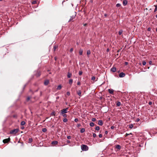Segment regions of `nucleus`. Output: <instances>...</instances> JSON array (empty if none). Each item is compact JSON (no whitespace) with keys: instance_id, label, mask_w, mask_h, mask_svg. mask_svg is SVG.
I'll return each mask as SVG.
<instances>
[{"instance_id":"obj_1","label":"nucleus","mask_w":157,"mask_h":157,"mask_svg":"<svg viewBox=\"0 0 157 157\" xmlns=\"http://www.w3.org/2000/svg\"><path fill=\"white\" fill-rule=\"evenodd\" d=\"M88 148V147L86 145L83 144L81 146L82 150L83 151H87Z\"/></svg>"},{"instance_id":"obj_2","label":"nucleus","mask_w":157,"mask_h":157,"mask_svg":"<svg viewBox=\"0 0 157 157\" xmlns=\"http://www.w3.org/2000/svg\"><path fill=\"white\" fill-rule=\"evenodd\" d=\"M68 108H67L65 109H63L62 110H61V112L60 113V115H63L64 114H65L67 112V110H68Z\"/></svg>"},{"instance_id":"obj_3","label":"nucleus","mask_w":157,"mask_h":157,"mask_svg":"<svg viewBox=\"0 0 157 157\" xmlns=\"http://www.w3.org/2000/svg\"><path fill=\"white\" fill-rule=\"evenodd\" d=\"M18 129H15L11 130L10 132V133L11 134H15L18 132Z\"/></svg>"},{"instance_id":"obj_4","label":"nucleus","mask_w":157,"mask_h":157,"mask_svg":"<svg viewBox=\"0 0 157 157\" xmlns=\"http://www.w3.org/2000/svg\"><path fill=\"white\" fill-rule=\"evenodd\" d=\"M76 16V14H75V15H73L72 16H71L70 19L68 21V22L74 21L75 19Z\"/></svg>"},{"instance_id":"obj_5","label":"nucleus","mask_w":157,"mask_h":157,"mask_svg":"<svg viewBox=\"0 0 157 157\" xmlns=\"http://www.w3.org/2000/svg\"><path fill=\"white\" fill-rule=\"evenodd\" d=\"M10 140V138H9L8 139H4L3 140V142L4 143H8V142H9Z\"/></svg>"},{"instance_id":"obj_6","label":"nucleus","mask_w":157,"mask_h":157,"mask_svg":"<svg viewBox=\"0 0 157 157\" xmlns=\"http://www.w3.org/2000/svg\"><path fill=\"white\" fill-rule=\"evenodd\" d=\"M125 76V74L123 72H121L119 75V77L121 78L124 77Z\"/></svg>"},{"instance_id":"obj_7","label":"nucleus","mask_w":157,"mask_h":157,"mask_svg":"<svg viewBox=\"0 0 157 157\" xmlns=\"http://www.w3.org/2000/svg\"><path fill=\"white\" fill-rule=\"evenodd\" d=\"M35 75L36 77H39L41 75V73L40 71H36V73L35 74Z\"/></svg>"},{"instance_id":"obj_8","label":"nucleus","mask_w":157,"mask_h":157,"mask_svg":"<svg viewBox=\"0 0 157 157\" xmlns=\"http://www.w3.org/2000/svg\"><path fill=\"white\" fill-rule=\"evenodd\" d=\"M108 91L109 93L111 94H113V93L114 90L113 89H109Z\"/></svg>"},{"instance_id":"obj_9","label":"nucleus","mask_w":157,"mask_h":157,"mask_svg":"<svg viewBox=\"0 0 157 157\" xmlns=\"http://www.w3.org/2000/svg\"><path fill=\"white\" fill-rule=\"evenodd\" d=\"M111 71L113 72H114L116 71V68L115 67H113L111 69Z\"/></svg>"},{"instance_id":"obj_10","label":"nucleus","mask_w":157,"mask_h":157,"mask_svg":"<svg viewBox=\"0 0 157 157\" xmlns=\"http://www.w3.org/2000/svg\"><path fill=\"white\" fill-rule=\"evenodd\" d=\"M77 94L80 96L81 97V92L80 90H78L77 91Z\"/></svg>"},{"instance_id":"obj_11","label":"nucleus","mask_w":157,"mask_h":157,"mask_svg":"<svg viewBox=\"0 0 157 157\" xmlns=\"http://www.w3.org/2000/svg\"><path fill=\"white\" fill-rule=\"evenodd\" d=\"M127 1L126 0H124L123 2V4L124 6H126L127 4Z\"/></svg>"},{"instance_id":"obj_12","label":"nucleus","mask_w":157,"mask_h":157,"mask_svg":"<svg viewBox=\"0 0 157 157\" xmlns=\"http://www.w3.org/2000/svg\"><path fill=\"white\" fill-rule=\"evenodd\" d=\"M49 80H46L45 81L44 83L45 85L46 86L49 83Z\"/></svg>"},{"instance_id":"obj_13","label":"nucleus","mask_w":157,"mask_h":157,"mask_svg":"<svg viewBox=\"0 0 157 157\" xmlns=\"http://www.w3.org/2000/svg\"><path fill=\"white\" fill-rule=\"evenodd\" d=\"M98 124L100 125H103V122L101 120H99L98 122Z\"/></svg>"},{"instance_id":"obj_14","label":"nucleus","mask_w":157,"mask_h":157,"mask_svg":"<svg viewBox=\"0 0 157 157\" xmlns=\"http://www.w3.org/2000/svg\"><path fill=\"white\" fill-rule=\"evenodd\" d=\"M83 50L82 49H80L79 51V54L80 55H82V54Z\"/></svg>"},{"instance_id":"obj_15","label":"nucleus","mask_w":157,"mask_h":157,"mask_svg":"<svg viewBox=\"0 0 157 157\" xmlns=\"http://www.w3.org/2000/svg\"><path fill=\"white\" fill-rule=\"evenodd\" d=\"M58 143V142L57 141H53L52 142V144H56Z\"/></svg>"},{"instance_id":"obj_16","label":"nucleus","mask_w":157,"mask_h":157,"mask_svg":"<svg viewBox=\"0 0 157 157\" xmlns=\"http://www.w3.org/2000/svg\"><path fill=\"white\" fill-rule=\"evenodd\" d=\"M71 76V74L69 72L68 73L67 77L68 78H70Z\"/></svg>"},{"instance_id":"obj_17","label":"nucleus","mask_w":157,"mask_h":157,"mask_svg":"<svg viewBox=\"0 0 157 157\" xmlns=\"http://www.w3.org/2000/svg\"><path fill=\"white\" fill-rule=\"evenodd\" d=\"M116 148L119 150H120L121 148V147L120 145H117L116 146Z\"/></svg>"},{"instance_id":"obj_18","label":"nucleus","mask_w":157,"mask_h":157,"mask_svg":"<svg viewBox=\"0 0 157 157\" xmlns=\"http://www.w3.org/2000/svg\"><path fill=\"white\" fill-rule=\"evenodd\" d=\"M73 80L72 79H70L69 80V84L71 85L72 84Z\"/></svg>"},{"instance_id":"obj_19","label":"nucleus","mask_w":157,"mask_h":157,"mask_svg":"<svg viewBox=\"0 0 157 157\" xmlns=\"http://www.w3.org/2000/svg\"><path fill=\"white\" fill-rule=\"evenodd\" d=\"M57 46L56 45H54L53 47V51H56V49L57 48Z\"/></svg>"},{"instance_id":"obj_20","label":"nucleus","mask_w":157,"mask_h":157,"mask_svg":"<svg viewBox=\"0 0 157 157\" xmlns=\"http://www.w3.org/2000/svg\"><path fill=\"white\" fill-rule=\"evenodd\" d=\"M129 128H132L133 127V125L132 124H131L129 125H128Z\"/></svg>"},{"instance_id":"obj_21","label":"nucleus","mask_w":157,"mask_h":157,"mask_svg":"<svg viewBox=\"0 0 157 157\" xmlns=\"http://www.w3.org/2000/svg\"><path fill=\"white\" fill-rule=\"evenodd\" d=\"M25 121H22L21 122V125H24L25 124Z\"/></svg>"},{"instance_id":"obj_22","label":"nucleus","mask_w":157,"mask_h":157,"mask_svg":"<svg viewBox=\"0 0 157 157\" xmlns=\"http://www.w3.org/2000/svg\"><path fill=\"white\" fill-rule=\"evenodd\" d=\"M85 131V129L84 128H82L80 130V132L81 133H83Z\"/></svg>"},{"instance_id":"obj_23","label":"nucleus","mask_w":157,"mask_h":157,"mask_svg":"<svg viewBox=\"0 0 157 157\" xmlns=\"http://www.w3.org/2000/svg\"><path fill=\"white\" fill-rule=\"evenodd\" d=\"M90 126L93 127L94 126V123L91 122L90 123Z\"/></svg>"},{"instance_id":"obj_24","label":"nucleus","mask_w":157,"mask_h":157,"mask_svg":"<svg viewBox=\"0 0 157 157\" xmlns=\"http://www.w3.org/2000/svg\"><path fill=\"white\" fill-rule=\"evenodd\" d=\"M47 131V129L45 128H43L42 129V131L43 132H45Z\"/></svg>"},{"instance_id":"obj_25","label":"nucleus","mask_w":157,"mask_h":157,"mask_svg":"<svg viewBox=\"0 0 157 157\" xmlns=\"http://www.w3.org/2000/svg\"><path fill=\"white\" fill-rule=\"evenodd\" d=\"M62 86L61 85H59L58 86L57 89V90H60Z\"/></svg>"},{"instance_id":"obj_26","label":"nucleus","mask_w":157,"mask_h":157,"mask_svg":"<svg viewBox=\"0 0 157 157\" xmlns=\"http://www.w3.org/2000/svg\"><path fill=\"white\" fill-rule=\"evenodd\" d=\"M33 141L32 139V138H29V143H31Z\"/></svg>"},{"instance_id":"obj_27","label":"nucleus","mask_w":157,"mask_h":157,"mask_svg":"<svg viewBox=\"0 0 157 157\" xmlns=\"http://www.w3.org/2000/svg\"><path fill=\"white\" fill-rule=\"evenodd\" d=\"M121 105V103L120 102H118L117 103V105L118 106H119Z\"/></svg>"},{"instance_id":"obj_28","label":"nucleus","mask_w":157,"mask_h":157,"mask_svg":"<svg viewBox=\"0 0 157 157\" xmlns=\"http://www.w3.org/2000/svg\"><path fill=\"white\" fill-rule=\"evenodd\" d=\"M122 32L123 31L122 30H120L118 33L119 35H121L122 34Z\"/></svg>"},{"instance_id":"obj_29","label":"nucleus","mask_w":157,"mask_h":157,"mask_svg":"<svg viewBox=\"0 0 157 157\" xmlns=\"http://www.w3.org/2000/svg\"><path fill=\"white\" fill-rule=\"evenodd\" d=\"M63 121L64 122H66L67 121V119L66 118H65L63 119Z\"/></svg>"},{"instance_id":"obj_30","label":"nucleus","mask_w":157,"mask_h":157,"mask_svg":"<svg viewBox=\"0 0 157 157\" xmlns=\"http://www.w3.org/2000/svg\"><path fill=\"white\" fill-rule=\"evenodd\" d=\"M100 129V127L99 126H97L95 127V129L97 131H98Z\"/></svg>"},{"instance_id":"obj_31","label":"nucleus","mask_w":157,"mask_h":157,"mask_svg":"<svg viewBox=\"0 0 157 157\" xmlns=\"http://www.w3.org/2000/svg\"><path fill=\"white\" fill-rule=\"evenodd\" d=\"M90 50H88L87 51V55H90Z\"/></svg>"},{"instance_id":"obj_32","label":"nucleus","mask_w":157,"mask_h":157,"mask_svg":"<svg viewBox=\"0 0 157 157\" xmlns=\"http://www.w3.org/2000/svg\"><path fill=\"white\" fill-rule=\"evenodd\" d=\"M155 9L154 10V12H155L157 10V4L155 6Z\"/></svg>"},{"instance_id":"obj_33","label":"nucleus","mask_w":157,"mask_h":157,"mask_svg":"<svg viewBox=\"0 0 157 157\" xmlns=\"http://www.w3.org/2000/svg\"><path fill=\"white\" fill-rule=\"evenodd\" d=\"M146 63L145 61H143L142 62V64L143 65H146Z\"/></svg>"},{"instance_id":"obj_34","label":"nucleus","mask_w":157,"mask_h":157,"mask_svg":"<svg viewBox=\"0 0 157 157\" xmlns=\"http://www.w3.org/2000/svg\"><path fill=\"white\" fill-rule=\"evenodd\" d=\"M51 115L52 116H55V112H53L51 113Z\"/></svg>"},{"instance_id":"obj_35","label":"nucleus","mask_w":157,"mask_h":157,"mask_svg":"<svg viewBox=\"0 0 157 157\" xmlns=\"http://www.w3.org/2000/svg\"><path fill=\"white\" fill-rule=\"evenodd\" d=\"M132 134V133H129V134H128V133H126L125 135V136H127L128 135H131Z\"/></svg>"},{"instance_id":"obj_36","label":"nucleus","mask_w":157,"mask_h":157,"mask_svg":"<svg viewBox=\"0 0 157 157\" xmlns=\"http://www.w3.org/2000/svg\"><path fill=\"white\" fill-rule=\"evenodd\" d=\"M95 77L94 76H93L91 78V80H92L94 81L95 80Z\"/></svg>"},{"instance_id":"obj_37","label":"nucleus","mask_w":157,"mask_h":157,"mask_svg":"<svg viewBox=\"0 0 157 157\" xmlns=\"http://www.w3.org/2000/svg\"><path fill=\"white\" fill-rule=\"evenodd\" d=\"M62 115L64 117H67V115L66 114H64Z\"/></svg>"},{"instance_id":"obj_38","label":"nucleus","mask_w":157,"mask_h":157,"mask_svg":"<svg viewBox=\"0 0 157 157\" xmlns=\"http://www.w3.org/2000/svg\"><path fill=\"white\" fill-rule=\"evenodd\" d=\"M82 71H79L78 73L79 75H82Z\"/></svg>"},{"instance_id":"obj_39","label":"nucleus","mask_w":157,"mask_h":157,"mask_svg":"<svg viewBox=\"0 0 157 157\" xmlns=\"http://www.w3.org/2000/svg\"><path fill=\"white\" fill-rule=\"evenodd\" d=\"M120 6L121 4L119 3L117 4L116 5V6L117 7H119Z\"/></svg>"},{"instance_id":"obj_40","label":"nucleus","mask_w":157,"mask_h":157,"mask_svg":"<svg viewBox=\"0 0 157 157\" xmlns=\"http://www.w3.org/2000/svg\"><path fill=\"white\" fill-rule=\"evenodd\" d=\"M96 119L95 118H93L92 119V121H96Z\"/></svg>"},{"instance_id":"obj_41","label":"nucleus","mask_w":157,"mask_h":157,"mask_svg":"<svg viewBox=\"0 0 157 157\" xmlns=\"http://www.w3.org/2000/svg\"><path fill=\"white\" fill-rule=\"evenodd\" d=\"M93 136L95 138L96 136V134L94 133L93 134Z\"/></svg>"},{"instance_id":"obj_42","label":"nucleus","mask_w":157,"mask_h":157,"mask_svg":"<svg viewBox=\"0 0 157 157\" xmlns=\"http://www.w3.org/2000/svg\"><path fill=\"white\" fill-rule=\"evenodd\" d=\"M74 121L75 122H77L78 121V119L77 118H75L74 120Z\"/></svg>"},{"instance_id":"obj_43","label":"nucleus","mask_w":157,"mask_h":157,"mask_svg":"<svg viewBox=\"0 0 157 157\" xmlns=\"http://www.w3.org/2000/svg\"><path fill=\"white\" fill-rule=\"evenodd\" d=\"M67 138L68 139H70L71 138V137L70 136H68L67 137Z\"/></svg>"},{"instance_id":"obj_44","label":"nucleus","mask_w":157,"mask_h":157,"mask_svg":"<svg viewBox=\"0 0 157 157\" xmlns=\"http://www.w3.org/2000/svg\"><path fill=\"white\" fill-rule=\"evenodd\" d=\"M36 1H33L32 2V3L33 4H35L36 3Z\"/></svg>"},{"instance_id":"obj_45","label":"nucleus","mask_w":157,"mask_h":157,"mask_svg":"<svg viewBox=\"0 0 157 157\" xmlns=\"http://www.w3.org/2000/svg\"><path fill=\"white\" fill-rule=\"evenodd\" d=\"M102 135L101 134H99V137L100 138H101L102 137Z\"/></svg>"},{"instance_id":"obj_46","label":"nucleus","mask_w":157,"mask_h":157,"mask_svg":"<svg viewBox=\"0 0 157 157\" xmlns=\"http://www.w3.org/2000/svg\"><path fill=\"white\" fill-rule=\"evenodd\" d=\"M70 93L69 92H67V94L68 95H70Z\"/></svg>"},{"instance_id":"obj_47","label":"nucleus","mask_w":157,"mask_h":157,"mask_svg":"<svg viewBox=\"0 0 157 157\" xmlns=\"http://www.w3.org/2000/svg\"><path fill=\"white\" fill-rule=\"evenodd\" d=\"M140 121V119L139 118H137L136 119V121L137 122L139 121Z\"/></svg>"},{"instance_id":"obj_48","label":"nucleus","mask_w":157,"mask_h":157,"mask_svg":"<svg viewBox=\"0 0 157 157\" xmlns=\"http://www.w3.org/2000/svg\"><path fill=\"white\" fill-rule=\"evenodd\" d=\"M115 127L114 126H112L111 127V128L112 129H113Z\"/></svg>"},{"instance_id":"obj_49","label":"nucleus","mask_w":157,"mask_h":157,"mask_svg":"<svg viewBox=\"0 0 157 157\" xmlns=\"http://www.w3.org/2000/svg\"><path fill=\"white\" fill-rule=\"evenodd\" d=\"M148 104L149 105H151L152 104V102L151 101H149L148 103Z\"/></svg>"},{"instance_id":"obj_50","label":"nucleus","mask_w":157,"mask_h":157,"mask_svg":"<svg viewBox=\"0 0 157 157\" xmlns=\"http://www.w3.org/2000/svg\"><path fill=\"white\" fill-rule=\"evenodd\" d=\"M73 48H71L70 49V52H72L73 51Z\"/></svg>"},{"instance_id":"obj_51","label":"nucleus","mask_w":157,"mask_h":157,"mask_svg":"<svg viewBox=\"0 0 157 157\" xmlns=\"http://www.w3.org/2000/svg\"><path fill=\"white\" fill-rule=\"evenodd\" d=\"M30 99V98L29 97H28L27 98V100L28 101Z\"/></svg>"},{"instance_id":"obj_52","label":"nucleus","mask_w":157,"mask_h":157,"mask_svg":"<svg viewBox=\"0 0 157 157\" xmlns=\"http://www.w3.org/2000/svg\"><path fill=\"white\" fill-rule=\"evenodd\" d=\"M147 30L149 31H151V28H148V29H147Z\"/></svg>"},{"instance_id":"obj_53","label":"nucleus","mask_w":157,"mask_h":157,"mask_svg":"<svg viewBox=\"0 0 157 157\" xmlns=\"http://www.w3.org/2000/svg\"><path fill=\"white\" fill-rule=\"evenodd\" d=\"M77 84L78 85H80V82H78Z\"/></svg>"},{"instance_id":"obj_54","label":"nucleus","mask_w":157,"mask_h":157,"mask_svg":"<svg viewBox=\"0 0 157 157\" xmlns=\"http://www.w3.org/2000/svg\"><path fill=\"white\" fill-rule=\"evenodd\" d=\"M152 63V62L151 61H150L149 62V64L150 65H151Z\"/></svg>"},{"instance_id":"obj_55","label":"nucleus","mask_w":157,"mask_h":157,"mask_svg":"<svg viewBox=\"0 0 157 157\" xmlns=\"http://www.w3.org/2000/svg\"><path fill=\"white\" fill-rule=\"evenodd\" d=\"M125 65H127L128 64V63L127 62H125Z\"/></svg>"},{"instance_id":"obj_56","label":"nucleus","mask_w":157,"mask_h":157,"mask_svg":"<svg viewBox=\"0 0 157 157\" xmlns=\"http://www.w3.org/2000/svg\"><path fill=\"white\" fill-rule=\"evenodd\" d=\"M67 142L68 143H71V142L70 140H67Z\"/></svg>"},{"instance_id":"obj_57","label":"nucleus","mask_w":157,"mask_h":157,"mask_svg":"<svg viewBox=\"0 0 157 157\" xmlns=\"http://www.w3.org/2000/svg\"><path fill=\"white\" fill-rule=\"evenodd\" d=\"M77 125H78V126L79 127L80 125V124H78Z\"/></svg>"},{"instance_id":"obj_58","label":"nucleus","mask_w":157,"mask_h":157,"mask_svg":"<svg viewBox=\"0 0 157 157\" xmlns=\"http://www.w3.org/2000/svg\"><path fill=\"white\" fill-rule=\"evenodd\" d=\"M105 134H107L108 133V132L107 131H106L105 132Z\"/></svg>"},{"instance_id":"obj_59","label":"nucleus","mask_w":157,"mask_h":157,"mask_svg":"<svg viewBox=\"0 0 157 157\" xmlns=\"http://www.w3.org/2000/svg\"><path fill=\"white\" fill-rule=\"evenodd\" d=\"M109 51V49L107 48V52H108V51Z\"/></svg>"},{"instance_id":"obj_60","label":"nucleus","mask_w":157,"mask_h":157,"mask_svg":"<svg viewBox=\"0 0 157 157\" xmlns=\"http://www.w3.org/2000/svg\"><path fill=\"white\" fill-rule=\"evenodd\" d=\"M24 127H21V128L22 129H24Z\"/></svg>"},{"instance_id":"obj_61","label":"nucleus","mask_w":157,"mask_h":157,"mask_svg":"<svg viewBox=\"0 0 157 157\" xmlns=\"http://www.w3.org/2000/svg\"><path fill=\"white\" fill-rule=\"evenodd\" d=\"M107 15V14H104V16H105V17H106Z\"/></svg>"},{"instance_id":"obj_62","label":"nucleus","mask_w":157,"mask_h":157,"mask_svg":"<svg viewBox=\"0 0 157 157\" xmlns=\"http://www.w3.org/2000/svg\"><path fill=\"white\" fill-rule=\"evenodd\" d=\"M86 25V24H84V26H85Z\"/></svg>"},{"instance_id":"obj_63","label":"nucleus","mask_w":157,"mask_h":157,"mask_svg":"<svg viewBox=\"0 0 157 157\" xmlns=\"http://www.w3.org/2000/svg\"><path fill=\"white\" fill-rule=\"evenodd\" d=\"M156 17L157 18V14L156 15Z\"/></svg>"},{"instance_id":"obj_64","label":"nucleus","mask_w":157,"mask_h":157,"mask_svg":"<svg viewBox=\"0 0 157 157\" xmlns=\"http://www.w3.org/2000/svg\"><path fill=\"white\" fill-rule=\"evenodd\" d=\"M156 31L157 32V28L156 29Z\"/></svg>"}]
</instances>
